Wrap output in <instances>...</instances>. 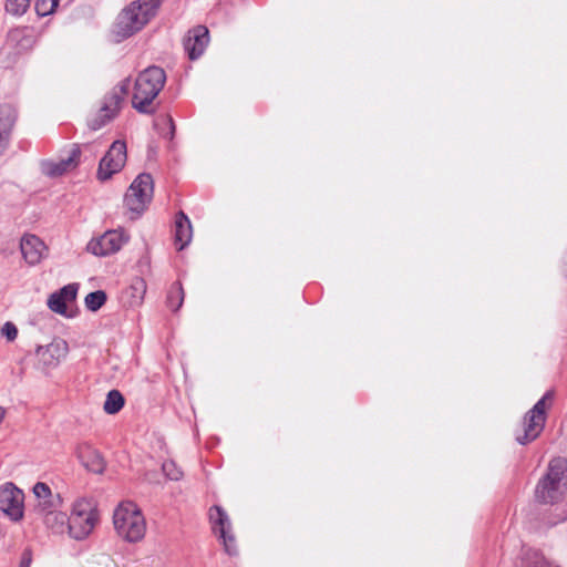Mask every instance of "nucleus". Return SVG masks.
Returning a JSON list of instances; mask_svg holds the SVG:
<instances>
[{
  "label": "nucleus",
  "instance_id": "obj_25",
  "mask_svg": "<svg viewBox=\"0 0 567 567\" xmlns=\"http://www.w3.org/2000/svg\"><path fill=\"white\" fill-rule=\"evenodd\" d=\"M30 7V0H6V12L13 17L23 16Z\"/></svg>",
  "mask_w": 567,
  "mask_h": 567
},
{
  "label": "nucleus",
  "instance_id": "obj_1",
  "mask_svg": "<svg viewBox=\"0 0 567 567\" xmlns=\"http://www.w3.org/2000/svg\"><path fill=\"white\" fill-rule=\"evenodd\" d=\"M161 0H135L116 17L113 34L123 41L141 31L157 13Z\"/></svg>",
  "mask_w": 567,
  "mask_h": 567
},
{
  "label": "nucleus",
  "instance_id": "obj_29",
  "mask_svg": "<svg viewBox=\"0 0 567 567\" xmlns=\"http://www.w3.org/2000/svg\"><path fill=\"white\" fill-rule=\"evenodd\" d=\"M164 474L172 481H178L183 476V472L177 467L175 462L166 461L162 465Z\"/></svg>",
  "mask_w": 567,
  "mask_h": 567
},
{
  "label": "nucleus",
  "instance_id": "obj_4",
  "mask_svg": "<svg viewBox=\"0 0 567 567\" xmlns=\"http://www.w3.org/2000/svg\"><path fill=\"white\" fill-rule=\"evenodd\" d=\"M567 489V461L563 457L549 462L546 475L538 482L535 497L543 504H555Z\"/></svg>",
  "mask_w": 567,
  "mask_h": 567
},
{
  "label": "nucleus",
  "instance_id": "obj_34",
  "mask_svg": "<svg viewBox=\"0 0 567 567\" xmlns=\"http://www.w3.org/2000/svg\"><path fill=\"white\" fill-rule=\"evenodd\" d=\"M532 567H549V566L544 560H537L534 563V565Z\"/></svg>",
  "mask_w": 567,
  "mask_h": 567
},
{
  "label": "nucleus",
  "instance_id": "obj_26",
  "mask_svg": "<svg viewBox=\"0 0 567 567\" xmlns=\"http://www.w3.org/2000/svg\"><path fill=\"white\" fill-rule=\"evenodd\" d=\"M105 301L106 293L103 290H96L85 297V307L91 311H97Z\"/></svg>",
  "mask_w": 567,
  "mask_h": 567
},
{
  "label": "nucleus",
  "instance_id": "obj_32",
  "mask_svg": "<svg viewBox=\"0 0 567 567\" xmlns=\"http://www.w3.org/2000/svg\"><path fill=\"white\" fill-rule=\"evenodd\" d=\"M38 506L41 508L43 514L48 513L50 509H56V504L54 506L50 505V498L39 501Z\"/></svg>",
  "mask_w": 567,
  "mask_h": 567
},
{
  "label": "nucleus",
  "instance_id": "obj_13",
  "mask_svg": "<svg viewBox=\"0 0 567 567\" xmlns=\"http://www.w3.org/2000/svg\"><path fill=\"white\" fill-rule=\"evenodd\" d=\"M127 237L120 230H107L96 239H91L86 246L89 252L95 256H107L117 252Z\"/></svg>",
  "mask_w": 567,
  "mask_h": 567
},
{
  "label": "nucleus",
  "instance_id": "obj_22",
  "mask_svg": "<svg viewBox=\"0 0 567 567\" xmlns=\"http://www.w3.org/2000/svg\"><path fill=\"white\" fill-rule=\"evenodd\" d=\"M124 396L118 390H111L104 401L103 410L107 414H115L124 406Z\"/></svg>",
  "mask_w": 567,
  "mask_h": 567
},
{
  "label": "nucleus",
  "instance_id": "obj_11",
  "mask_svg": "<svg viewBox=\"0 0 567 567\" xmlns=\"http://www.w3.org/2000/svg\"><path fill=\"white\" fill-rule=\"evenodd\" d=\"M209 522L215 535L221 539L227 554H236L235 537L231 533V523L227 513L218 505L209 509Z\"/></svg>",
  "mask_w": 567,
  "mask_h": 567
},
{
  "label": "nucleus",
  "instance_id": "obj_10",
  "mask_svg": "<svg viewBox=\"0 0 567 567\" xmlns=\"http://www.w3.org/2000/svg\"><path fill=\"white\" fill-rule=\"evenodd\" d=\"M40 31L32 25L11 28L6 37V47L16 54L30 52L40 39Z\"/></svg>",
  "mask_w": 567,
  "mask_h": 567
},
{
  "label": "nucleus",
  "instance_id": "obj_31",
  "mask_svg": "<svg viewBox=\"0 0 567 567\" xmlns=\"http://www.w3.org/2000/svg\"><path fill=\"white\" fill-rule=\"evenodd\" d=\"M1 333L8 341H13L18 336V329L14 323L8 321L2 326Z\"/></svg>",
  "mask_w": 567,
  "mask_h": 567
},
{
  "label": "nucleus",
  "instance_id": "obj_24",
  "mask_svg": "<svg viewBox=\"0 0 567 567\" xmlns=\"http://www.w3.org/2000/svg\"><path fill=\"white\" fill-rule=\"evenodd\" d=\"M184 301V290L179 282L174 284L167 293V306L173 310L177 311Z\"/></svg>",
  "mask_w": 567,
  "mask_h": 567
},
{
  "label": "nucleus",
  "instance_id": "obj_15",
  "mask_svg": "<svg viewBox=\"0 0 567 567\" xmlns=\"http://www.w3.org/2000/svg\"><path fill=\"white\" fill-rule=\"evenodd\" d=\"M20 250L29 266L39 265L49 254V248L37 235L25 234L20 240Z\"/></svg>",
  "mask_w": 567,
  "mask_h": 567
},
{
  "label": "nucleus",
  "instance_id": "obj_28",
  "mask_svg": "<svg viewBox=\"0 0 567 567\" xmlns=\"http://www.w3.org/2000/svg\"><path fill=\"white\" fill-rule=\"evenodd\" d=\"M58 4L59 0H37L34 9L39 17H47L54 12Z\"/></svg>",
  "mask_w": 567,
  "mask_h": 567
},
{
  "label": "nucleus",
  "instance_id": "obj_6",
  "mask_svg": "<svg viewBox=\"0 0 567 567\" xmlns=\"http://www.w3.org/2000/svg\"><path fill=\"white\" fill-rule=\"evenodd\" d=\"M130 86L131 81L126 78L105 94L99 113L89 122L92 130H100L106 123L116 117L121 110V105L128 93Z\"/></svg>",
  "mask_w": 567,
  "mask_h": 567
},
{
  "label": "nucleus",
  "instance_id": "obj_7",
  "mask_svg": "<svg viewBox=\"0 0 567 567\" xmlns=\"http://www.w3.org/2000/svg\"><path fill=\"white\" fill-rule=\"evenodd\" d=\"M553 398L551 392H546L542 399L525 414L523 421V434L516 435L520 445H526L536 440L544 430L546 422L547 401Z\"/></svg>",
  "mask_w": 567,
  "mask_h": 567
},
{
  "label": "nucleus",
  "instance_id": "obj_17",
  "mask_svg": "<svg viewBox=\"0 0 567 567\" xmlns=\"http://www.w3.org/2000/svg\"><path fill=\"white\" fill-rule=\"evenodd\" d=\"M80 156L81 150L79 145H74L65 158L42 163V171L50 177L61 176L64 173L71 172L78 167L80 163Z\"/></svg>",
  "mask_w": 567,
  "mask_h": 567
},
{
  "label": "nucleus",
  "instance_id": "obj_19",
  "mask_svg": "<svg viewBox=\"0 0 567 567\" xmlns=\"http://www.w3.org/2000/svg\"><path fill=\"white\" fill-rule=\"evenodd\" d=\"M193 237V228L189 218L183 213L178 212L175 217V233L174 240L178 250H183L189 245Z\"/></svg>",
  "mask_w": 567,
  "mask_h": 567
},
{
  "label": "nucleus",
  "instance_id": "obj_37",
  "mask_svg": "<svg viewBox=\"0 0 567 567\" xmlns=\"http://www.w3.org/2000/svg\"><path fill=\"white\" fill-rule=\"evenodd\" d=\"M169 123H171V125H172V128L174 130V123H173V120H172V118H169Z\"/></svg>",
  "mask_w": 567,
  "mask_h": 567
},
{
  "label": "nucleus",
  "instance_id": "obj_23",
  "mask_svg": "<svg viewBox=\"0 0 567 567\" xmlns=\"http://www.w3.org/2000/svg\"><path fill=\"white\" fill-rule=\"evenodd\" d=\"M33 494L37 496L39 501L50 498V505L54 506L56 503V507H61L62 498L60 494H52L51 488L47 483L38 482L33 486Z\"/></svg>",
  "mask_w": 567,
  "mask_h": 567
},
{
  "label": "nucleus",
  "instance_id": "obj_21",
  "mask_svg": "<svg viewBox=\"0 0 567 567\" xmlns=\"http://www.w3.org/2000/svg\"><path fill=\"white\" fill-rule=\"evenodd\" d=\"M44 524L56 534H62L69 525V517L60 507L50 509L44 514Z\"/></svg>",
  "mask_w": 567,
  "mask_h": 567
},
{
  "label": "nucleus",
  "instance_id": "obj_16",
  "mask_svg": "<svg viewBox=\"0 0 567 567\" xmlns=\"http://www.w3.org/2000/svg\"><path fill=\"white\" fill-rule=\"evenodd\" d=\"M209 42V32L205 25H197L188 31L184 39V49L190 60L198 59Z\"/></svg>",
  "mask_w": 567,
  "mask_h": 567
},
{
  "label": "nucleus",
  "instance_id": "obj_18",
  "mask_svg": "<svg viewBox=\"0 0 567 567\" xmlns=\"http://www.w3.org/2000/svg\"><path fill=\"white\" fill-rule=\"evenodd\" d=\"M17 110L11 104L0 105V156L9 145L11 132L17 122Z\"/></svg>",
  "mask_w": 567,
  "mask_h": 567
},
{
  "label": "nucleus",
  "instance_id": "obj_27",
  "mask_svg": "<svg viewBox=\"0 0 567 567\" xmlns=\"http://www.w3.org/2000/svg\"><path fill=\"white\" fill-rule=\"evenodd\" d=\"M66 301L61 298L58 291L50 295L48 299V307L50 310H52L55 313L59 315H66Z\"/></svg>",
  "mask_w": 567,
  "mask_h": 567
},
{
  "label": "nucleus",
  "instance_id": "obj_30",
  "mask_svg": "<svg viewBox=\"0 0 567 567\" xmlns=\"http://www.w3.org/2000/svg\"><path fill=\"white\" fill-rule=\"evenodd\" d=\"M59 295L62 299H64L66 302H73L76 299L78 295V285L76 284H69L58 290Z\"/></svg>",
  "mask_w": 567,
  "mask_h": 567
},
{
  "label": "nucleus",
  "instance_id": "obj_20",
  "mask_svg": "<svg viewBox=\"0 0 567 567\" xmlns=\"http://www.w3.org/2000/svg\"><path fill=\"white\" fill-rule=\"evenodd\" d=\"M79 458L82 465L92 473L101 474L105 468L101 454L90 446H83L79 450Z\"/></svg>",
  "mask_w": 567,
  "mask_h": 567
},
{
  "label": "nucleus",
  "instance_id": "obj_8",
  "mask_svg": "<svg viewBox=\"0 0 567 567\" xmlns=\"http://www.w3.org/2000/svg\"><path fill=\"white\" fill-rule=\"evenodd\" d=\"M154 182L150 174H140L128 187L124 203L130 212L141 215L153 197Z\"/></svg>",
  "mask_w": 567,
  "mask_h": 567
},
{
  "label": "nucleus",
  "instance_id": "obj_36",
  "mask_svg": "<svg viewBox=\"0 0 567 567\" xmlns=\"http://www.w3.org/2000/svg\"><path fill=\"white\" fill-rule=\"evenodd\" d=\"M137 284L141 286V288H143V290H145V285L143 280H138Z\"/></svg>",
  "mask_w": 567,
  "mask_h": 567
},
{
  "label": "nucleus",
  "instance_id": "obj_14",
  "mask_svg": "<svg viewBox=\"0 0 567 567\" xmlns=\"http://www.w3.org/2000/svg\"><path fill=\"white\" fill-rule=\"evenodd\" d=\"M68 352V342L61 338H55L47 346H39L35 350V355L39 363L45 369H54L60 365Z\"/></svg>",
  "mask_w": 567,
  "mask_h": 567
},
{
  "label": "nucleus",
  "instance_id": "obj_35",
  "mask_svg": "<svg viewBox=\"0 0 567 567\" xmlns=\"http://www.w3.org/2000/svg\"><path fill=\"white\" fill-rule=\"evenodd\" d=\"M4 419V411L2 408H0V423L3 421Z\"/></svg>",
  "mask_w": 567,
  "mask_h": 567
},
{
  "label": "nucleus",
  "instance_id": "obj_5",
  "mask_svg": "<svg viewBox=\"0 0 567 567\" xmlns=\"http://www.w3.org/2000/svg\"><path fill=\"white\" fill-rule=\"evenodd\" d=\"M97 513L87 498L76 499L69 516L68 530L72 538L82 540L86 538L95 527Z\"/></svg>",
  "mask_w": 567,
  "mask_h": 567
},
{
  "label": "nucleus",
  "instance_id": "obj_12",
  "mask_svg": "<svg viewBox=\"0 0 567 567\" xmlns=\"http://www.w3.org/2000/svg\"><path fill=\"white\" fill-rule=\"evenodd\" d=\"M0 511L13 522L23 517V493L13 483L0 487Z\"/></svg>",
  "mask_w": 567,
  "mask_h": 567
},
{
  "label": "nucleus",
  "instance_id": "obj_3",
  "mask_svg": "<svg viewBox=\"0 0 567 567\" xmlns=\"http://www.w3.org/2000/svg\"><path fill=\"white\" fill-rule=\"evenodd\" d=\"M113 526L117 536L127 543L141 542L146 533L144 515L133 502H121L115 507Z\"/></svg>",
  "mask_w": 567,
  "mask_h": 567
},
{
  "label": "nucleus",
  "instance_id": "obj_2",
  "mask_svg": "<svg viewBox=\"0 0 567 567\" xmlns=\"http://www.w3.org/2000/svg\"><path fill=\"white\" fill-rule=\"evenodd\" d=\"M165 71L156 65L143 70L136 78L132 95V106L142 114L155 112L154 100L165 85Z\"/></svg>",
  "mask_w": 567,
  "mask_h": 567
},
{
  "label": "nucleus",
  "instance_id": "obj_33",
  "mask_svg": "<svg viewBox=\"0 0 567 567\" xmlns=\"http://www.w3.org/2000/svg\"><path fill=\"white\" fill-rule=\"evenodd\" d=\"M30 565H31V555L29 553H24L19 567H30Z\"/></svg>",
  "mask_w": 567,
  "mask_h": 567
},
{
  "label": "nucleus",
  "instance_id": "obj_9",
  "mask_svg": "<svg viewBox=\"0 0 567 567\" xmlns=\"http://www.w3.org/2000/svg\"><path fill=\"white\" fill-rule=\"evenodd\" d=\"M127 158L126 144L116 140L112 143L106 154L101 158L97 169L100 181H106L118 173L125 165Z\"/></svg>",
  "mask_w": 567,
  "mask_h": 567
}]
</instances>
